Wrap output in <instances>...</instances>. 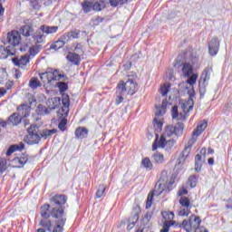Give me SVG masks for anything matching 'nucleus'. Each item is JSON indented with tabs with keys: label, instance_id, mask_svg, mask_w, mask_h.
Here are the masks:
<instances>
[{
	"label": "nucleus",
	"instance_id": "f257e3e1",
	"mask_svg": "<svg viewBox=\"0 0 232 232\" xmlns=\"http://www.w3.org/2000/svg\"><path fill=\"white\" fill-rule=\"evenodd\" d=\"M52 210L50 211V204H44L40 208V213L42 218H63L64 217V208H63V204H66L68 197L63 194H56L51 199Z\"/></svg>",
	"mask_w": 232,
	"mask_h": 232
},
{
	"label": "nucleus",
	"instance_id": "f03ea898",
	"mask_svg": "<svg viewBox=\"0 0 232 232\" xmlns=\"http://www.w3.org/2000/svg\"><path fill=\"white\" fill-rule=\"evenodd\" d=\"M59 26L41 25L33 35L34 45L29 48V55L35 57L43 50V44L46 43V35L57 34Z\"/></svg>",
	"mask_w": 232,
	"mask_h": 232
},
{
	"label": "nucleus",
	"instance_id": "7ed1b4c3",
	"mask_svg": "<svg viewBox=\"0 0 232 232\" xmlns=\"http://www.w3.org/2000/svg\"><path fill=\"white\" fill-rule=\"evenodd\" d=\"M171 184V182H162V178H160L156 183L152 194H149L147 198L146 209L151 208V204H153V197H159L160 195H162V193H169V191H171V188H169Z\"/></svg>",
	"mask_w": 232,
	"mask_h": 232
},
{
	"label": "nucleus",
	"instance_id": "20e7f679",
	"mask_svg": "<svg viewBox=\"0 0 232 232\" xmlns=\"http://www.w3.org/2000/svg\"><path fill=\"white\" fill-rule=\"evenodd\" d=\"M8 46L5 47L4 52L7 53V55H15V46H19L21 44V34L17 31H12L7 34Z\"/></svg>",
	"mask_w": 232,
	"mask_h": 232
},
{
	"label": "nucleus",
	"instance_id": "39448f33",
	"mask_svg": "<svg viewBox=\"0 0 232 232\" xmlns=\"http://www.w3.org/2000/svg\"><path fill=\"white\" fill-rule=\"evenodd\" d=\"M41 81L47 84H55L56 81H68L66 74H62L59 70H54L53 72H42L39 74Z\"/></svg>",
	"mask_w": 232,
	"mask_h": 232
},
{
	"label": "nucleus",
	"instance_id": "423d86ee",
	"mask_svg": "<svg viewBox=\"0 0 232 232\" xmlns=\"http://www.w3.org/2000/svg\"><path fill=\"white\" fill-rule=\"evenodd\" d=\"M27 135L24 138V142L29 146L39 144L41 142V135H39V127L35 124L30 125L27 129Z\"/></svg>",
	"mask_w": 232,
	"mask_h": 232
},
{
	"label": "nucleus",
	"instance_id": "0eeeda50",
	"mask_svg": "<svg viewBox=\"0 0 232 232\" xmlns=\"http://www.w3.org/2000/svg\"><path fill=\"white\" fill-rule=\"evenodd\" d=\"M201 223H202V220L200 219V217L191 215L188 220L187 219L183 220L181 224V227H183V229H185V231L187 232H191V231H195L198 227H200Z\"/></svg>",
	"mask_w": 232,
	"mask_h": 232
},
{
	"label": "nucleus",
	"instance_id": "6e6552de",
	"mask_svg": "<svg viewBox=\"0 0 232 232\" xmlns=\"http://www.w3.org/2000/svg\"><path fill=\"white\" fill-rule=\"evenodd\" d=\"M176 70H180L184 75V77H189L193 73V65L188 63H184V59L182 55H179L176 59V63L174 64Z\"/></svg>",
	"mask_w": 232,
	"mask_h": 232
},
{
	"label": "nucleus",
	"instance_id": "1a4fd4ad",
	"mask_svg": "<svg viewBox=\"0 0 232 232\" xmlns=\"http://www.w3.org/2000/svg\"><path fill=\"white\" fill-rule=\"evenodd\" d=\"M119 92H124L127 95H135L137 93V82L133 80H128L127 82L121 81L118 85Z\"/></svg>",
	"mask_w": 232,
	"mask_h": 232
},
{
	"label": "nucleus",
	"instance_id": "9d476101",
	"mask_svg": "<svg viewBox=\"0 0 232 232\" xmlns=\"http://www.w3.org/2000/svg\"><path fill=\"white\" fill-rule=\"evenodd\" d=\"M168 138H164L163 146L160 145V140H159V134L156 135V139L152 144V151H155L158 148H162L166 150V151H171L173 148H175V144L177 141L175 140L170 139L167 140Z\"/></svg>",
	"mask_w": 232,
	"mask_h": 232
},
{
	"label": "nucleus",
	"instance_id": "9b49d317",
	"mask_svg": "<svg viewBox=\"0 0 232 232\" xmlns=\"http://www.w3.org/2000/svg\"><path fill=\"white\" fill-rule=\"evenodd\" d=\"M207 128H208L207 121H203L200 123H198L197 129H195L193 130L192 137H191V139L188 140V146L185 148V150H189V148H191V146H193V144H195V142H197V137H198L199 135H202V132Z\"/></svg>",
	"mask_w": 232,
	"mask_h": 232
},
{
	"label": "nucleus",
	"instance_id": "f8f14e48",
	"mask_svg": "<svg viewBox=\"0 0 232 232\" xmlns=\"http://www.w3.org/2000/svg\"><path fill=\"white\" fill-rule=\"evenodd\" d=\"M188 95L189 99L181 106L184 113L183 117H185V119L186 117L189 116V113H191V111H193V105L195 104L193 102V97H195V90L193 88L190 91H188Z\"/></svg>",
	"mask_w": 232,
	"mask_h": 232
},
{
	"label": "nucleus",
	"instance_id": "ddd939ff",
	"mask_svg": "<svg viewBox=\"0 0 232 232\" xmlns=\"http://www.w3.org/2000/svg\"><path fill=\"white\" fill-rule=\"evenodd\" d=\"M179 204L181 206L179 209V217H188V215L191 213V210H189V198H188L187 197H182L179 199Z\"/></svg>",
	"mask_w": 232,
	"mask_h": 232
},
{
	"label": "nucleus",
	"instance_id": "4468645a",
	"mask_svg": "<svg viewBox=\"0 0 232 232\" xmlns=\"http://www.w3.org/2000/svg\"><path fill=\"white\" fill-rule=\"evenodd\" d=\"M218 50H220V40L215 36L208 42V53L215 57L218 53Z\"/></svg>",
	"mask_w": 232,
	"mask_h": 232
},
{
	"label": "nucleus",
	"instance_id": "2eb2a0df",
	"mask_svg": "<svg viewBox=\"0 0 232 232\" xmlns=\"http://www.w3.org/2000/svg\"><path fill=\"white\" fill-rule=\"evenodd\" d=\"M140 206L135 205L131 212L130 223H129L127 229H133V227H135V225L137 224V222L139 221V218L140 217Z\"/></svg>",
	"mask_w": 232,
	"mask_h": 232
},
{
	"label": "nucleus",
	"instance_id": "dca6fc26",
	"mask_svg": "<svg viewBox=\"0 0 232 232\" xmlns=\"http://www.w3.org/2000/svg\"><path fill=\"white\" fill-rule=\"evenodd\" d=\"M175 135V128L173 125H168L160 138V146H164V139L173 137Z\"/></svg>",
	"mask_w": 232,
	"mask_h": 232
},
{
	"label": "nucleus",
	"instance_id": "f3484780",
	"mask_svg": "<svg viewBox=\"0 0 232 232\" xmlns=\"http://www.w3.org/2000/svg\"><path fill=\"white\" fill-rule=\"evenodd\" d=\"M20 34L24 35V37H31L34 39V35L35 34V31L34 30V25L25 24L20 28Z\"/></svg>",
	"mask_w": 232,
	"mask_h": 232
},
{
	"label": "nucleus",
	"instance_id": "a211bd4d",
	"mask_svg": "<svg viewBox=\"0 0 232 232\" xmlns=\"http://www.w3.org/2000/svg\"><path fill=\"white\" fill-rule=\"evenodd\" d=\"M17 111L21 119H28V117H30V111H32V107L27 104H23L17 108Z\"/></svg>",
	"mask_w": 232,
	"mask_h": 232
},
{
	"label": "nucleus",
	"instance_id": "6ab92c4d",
	"mask_svg": "<svg viewBox=\"0 0 232 232\" xmlns=\"http://www.w3.org/2000/svg\"><path fill=\"white\" fill-rule=\"evenodd\" d=\"M7 121L9 126H19L23 121V118H21L19 113L14 112L7 118Z\"/></svg>",
	"mask_w": 232,
	"mask_h": 232
},
{
	"label": "nucleus",
	"instance_id": "aec40b11",
	"mask_svg": "<svg viewBox=\"0 0 232 232\" xmlns=\"http://www.w3.org/2000/svg\"><path fill=\"white\" fill-rule=\"evenodd\" d=\"M40 226L42 227H44V229H47V231L52 232V229H53V223L50 219V218H42L40 221Z\"/></svg>",
	"mask_w": 232,
	"mask_h": 232
},
{
	"label": "nucleus",
	"instance_id": "412c9836",
	"mask_svg": "<svg viewBox=\"0 0 232 232\" xmlns=\"http://www.w3.org/2000/svg\"><path fill=\"white\" fill-rule=\"evenodd\" d=\"M62 98L63 107L61 108V111H65V115H68V109L70 108V96H68V94H63Z\"/></svg>",
	"mask_w": 232,
	"mask_h": 232
},
{
	"label": "nucleus",
	"instance_id": "4be33fe9",
	"mask_svg": "<svg viewBox=\"0 0 232 232\" xmlns=\"http://www.w3.org/2000/svg\"><path fill=\"white\" fill-rule=\"evenodd\" d=\"M106 8V3L104 0H94L92 3V10L95 12H102Z\"/></svg>",
	"mask_w": 232,
	"mask_h": 232
},
{
	"label": "nucleus",
	"instance_id": "5701e85b",
	"mask_svg": "<svg viewBox=\"0 0 232 232\" xmlns=\"http://www.w3.org/2000/svg\"><path fill=\"white\" fill-rule=\"evenodd\" d=\"M56 226L53 227L52 232H63L64 228L63 227L66 224V216H63L60 219L56 222Z\"/></svg>",
	"mask_w": 232,
	"mask_h": 232
},
{
	"label": "nucleus",
	"instance_id": "b1692460",
	"mask_svg": "<svg viewBox=\"0 0 232 232\" xmlns=\"http://www.w3.org/2000/svg\"><path fill=\"white\" fill-rule=\"evenodd\" d=\"M66 59L67 61H69V63H72L76 66H79L81 57L77 54V53H69L68 55L66 56Z\"/></svg>",
	"mask_w": 232,
	"mask_h": 232
},
{
	"label": "nucleus",
	"instance_id": "393cba45",
	"mask_svg": "<svg viewBox=\"0 0 232 232\" xmlns=\"http://www.w3.org/2000/svg\"><path fill=\"white\" fill-rule=\"evenodd\" d=\"M76 139H85L88 137V129L84 127H79L75 130Z\"/></svg>",
	"mask_w": 232,
	"mask_h": 232
},
{
	"label": "nucleus",
	"instance_id": "a878e982",
	"mask_svg": "<svg viewBox=\"0 0 232 232\" xmlns=\"http://www.w3.org/2000/svg\"><path fill=\"white\" fill-rule=\"evenodd\" d=\"M93 3H95V0H85L82 4L84 14H88L89 12H92V8H93Z\"/></svg>",
	"mask_w": 232,
	"mask_h": 232
},
{
	"label": "nucleus",
	"instance_id": "bb28decb",
	"mask_svg": "<svg viewBox=\"0 0 232 232\" xmlns=\"http://www.w3.org/2000/svg\"><path fill=\"white\" fill-rule=\"evenodd\" d=\"M172 119H178L179 121H185L186 116H183L182 113L179 114V107L173 106L171 109Z\"/></svg>",
	"mask_w": 232,
	"mask_h": 232
},
{
	"label": "nucleus",
	"instance_id": "cd10ccee",
	"mask_svg": "<svg viewBox=\"0 0 232 232\" xmlns=\"http://www.w3.org/2000/svg\"><path fill=\"white\" fill-rule=\"evenodd\" d=\"M126 93L124 92L119 91V87H116V99H115V104L116 106H119L123 101H124V96Z\"/></svg>",
	"mask_w": 232,
	"mask_h": 232
},
{
	"label": "nucleus",
	"instance_id": "c85d7f7f",
	"mask_svg": "<svg viewBox=\"0 0 232 232\" xmlns=\"http://www.w3.org/2000/svg\"><path fill=\"white\" fill-rule=\"evenodd\" d=\"M151 160L156 164H162V162H164V154L156 152L151 156Z\"/></svg>",
	"mask_w": 232,
	"mask_h": 232
},
{
	"label": "nucleus",
	"instance_id": "c756f323",
	"mask_svg": "<svg viewBox=\"0 0 232 232\" xmlns=\"http://www.w3.org/2000/svg\"><path fill=\"white\" fill-rule=\"evenodd\" d=\"M174 128V135H182L184 133V123L178 122Z\"/></svg>",
	"mask_w": 232,
	"mask_h": 232
},
{
	"label": "nucleus",
	"instance_id": "7c9ffc66",
	"mask_svg": "<svg viewBox=\"0 0 232 232\" xmlns=\"http://www.w3.org/2000/svg\"><path fill=\"white\" fill-rule=\"evenodd\" d=\"M54 133H57V130L52 129V130H44L41 132V139H48V137H52V135H54Z\"/></svg>",
	"mask_w": 232,
	"mask_h": 232
},
{
	"label": "nucleus",
	"instance_id": "2f4dec72",
	"mask_svg": "<svg viewBox=\"0 0 232 232\" xmlns=\"http://www.w3.org/2000/svg\"><path fill=\"white\" fill-rule=\"evenodd\" d=\"M29 86L33 90H37V88H41L42 84L38 78L34 77L30 80Z\"/></svg>",
	"mask_w": 232,
	"mask_h": 232
},
{
	"label": "nucleus",
	"instance_id": "473e14b6",
	"mask_svg": "<svg viewBox=\"0 0 232 232\" xmlns=\"http://www.w3.org/2000/svg\"><path fill=\"white\" fill-rule=\"evenodd\" d=\"M14 164H19L18 168H23V166H24V164H26L28 162V158L27 157H17L14 158Z\"/></svg>",
	"mask_w": 232,
	"mask_h": 232
},
{
	"label": "nucleus",
	"instance_id": "72a5a7b5",
	"mask_svg": "<svg viewBox=\"0 0 232 232\" xmlns=\"http://www.w3.org/2000/svg\"><path fill=\"white\" fill-rule=\"evenodd\" d=\"M141 164L148 171H151V169H153V163H151V160H150V158H144Z\"/></svg>",
	"mask_w": 232,
	"mask_h": 232
},
{
	"label": "nucleus",
	"instance_id": "f704fd0d",
	"mask_svg": "<svg viewBox=\"0 0 232 232\" xmlns=\"http://www.w3.org/2000/svg\"><path fill=\"white\" fill-rule=\"evenodd\" d=\"M36 113L37 115H48V113H50V111H48L46 106L39 104L36 108Z\"/></svg>",
	"mask_w": 232,
	"mask_h": 232
},
{
	"label": "nucleus",
	"instance_id": "c9c22d12",
	"mask_svg": "<svg viewBox=\"0 0 232 232\" xmlns=\"http://www.w3.org/2000/svg\"><path fill=\"white\" fill-rule=\"evenodd\" d=\"M105 191L106 186L104 184L99 185L95 195L96 198H102V196L104 195Z\"/></svg>",
	"mask_w": 232,
	"mask_h": 232
},
{
	"label": "nucleus",
	"instance_id": "e433bc0d",
	"mask_svg": "<svg viewBox=\"0 0 232 232\" xmlns=\"http://www.w3.org/2000/svg\"><path fill=\"white\" fill-rule=\"evenodd\" d=\"M64 47V43L62 42L61 38L58 39L54 44L50 46V50H61Z\"/></svg>",
	"mask_w": 232,
	"mask_h": 232
},
{
	"label": "nucleus",
	"instance_id": "4c0bfd02",
	"mask_svg": "<svg viewBox=\"0 0 232 232\" xmlns=\"http://www.w3.org/2000/svg\"><path fill=\"white\" fill-rule=\"evenodd\" d=\"M151 217H152L151 212H147L141 219V224L143 226H148L151 221Z\"/></svg>",
	"mask_w": 232,
	"mask_h": 232
},
{
	"label": "nucleus",
	"instance_id": "58836bf2",
	"mask_svg": "<svg viewBox=\"0 0 232 232\" xmlns=\"http://www.w3.org/2000/svg\"><path fill=\"white\" fill-rule=\"evenodd\" d=\"M50 102H53V106L51 107V110H57L59 106L61 105V98L54 97L50 99Z\"/></svg>",
	"mask_w": 232,
	"mask_h": 232
},
{
	"label": "nucleus",
	"instance_id": "ea45409f",
	"mask_svg": "<svg viewBox=\"0 0 232 232\" xmlns=\"http://www.w3.org/2000/svg\"><path fill=\"white\" fill-rule=\"evenodd\" d=\"M171 85L169 83L164 84L160 88V93L162 95V97H166L168 95V92H169V88Z\"/></svg>",
	"mask_w": 232,
	"mask_h": 232
},
{
	"label": "nucleus",
	"instance_id": "a19ab883",
	"mask_svg": "<svg viewBox=\"0 0 232 232\" xmlns=\"http://www.w3.org/2000/svg\"><path fill=\"white\" fill-rule=\"evenodd\" d=\"M164 113H166V108L160 105L156 106V111H155L156 117H162Z\"/></svg>",
	"mask_w": 232,
	"mask_h": 232
},
{
	"label": "nucleus",
	"instance_id": "79ce46f5",
	"mask_svg": "<svg viewBox=\"0 0 232 232\" xmlns=\"http://www.w3.org/2000/svg\"><path fill=\"white\" fill-rule=\"evenodd\" d=\"M30 63V54L23 55L20 59V67L26 66Z\"/></svg>",
	"mask_w": 232,
	"mask_h": 232
},
{
	"label": "nucleus",
	"instance_id": "37998d69",
	"mask_svg": "<svg viewBox=\"0 0 232 232\" xmlns=\"http://www.w3.org/2000/svg\"><path fill=\"white\" fill-rule=\"evenodd\" d=\"M56 86L59 88L61 93L66 92V90H68V83L64 82H58L56 83Z\"/></svg>",
	"mask_w": 232,
	"mask_h": 232
},
{
	"label": "nucleus",
	"instance_id": "c03bdc74",
	"mask_svg": "<svg viewBox=\"0 0 232 232\" xmlns=\"http://www.w3.org/2000/svg\"><path fill=\"white\" fill-rule=\"evenodd\" d=\"M197 79H198V74H192L188 78L187 82L189 86H193V84H196Z\"/></svg>",
	"mask_w": 232,
	"mask_h": 232
},
{
	"label": "nucleus",
	"instance_id": "a18cd8bd",
	"mask_svg": "<svg viewBox=\"0 0 232 232\" xmlns=\"http://www.w3.org/2000/svg\"><path fill=\"white\" fill-rule=\"evenodd\" d=\"M127 0H109V3L112 8H116L119 5H124Z\"/></svg>",
	"mask_w": 232,
	"mask_h": 232
},
{
	"label": "nucleus",
	"instance_id": "49530a36",
	"mask_svg": "<svg viewBox=\"0 0 232 232\" xmlns=\"http://www.w3.org/2000/svg\"><path fill=\"white\" fill-rule=\"evenodd\" d=\"M66 124H68V120L66 118H63L61 120V121L58 124V128L61 131H65L66 130Z\"/></svg>",
	"mask_w": 232,
	"mask_h": 232
},
{
	"label": "nucleus",
	"instance_id": "de8ad7c7",
	"mask_svg": "<svg viewBox=\"0 0 232 232\" xmlns=\"http://www.w3.org/2000/svg\"><path fill=\"white\" fill-rule=\"evenodd\" d=\"M188 184H189L190 188H196L197 187V176L192 175L188 178Z\"/></svg>",
	"mask_w": 232,
	"mask_h": 232
},
{
	"label": "nucleus",
	"instance_id": "09e8293b",
	"mask_svg": "<svg viewBox=\"0 0 232 232\" xmlns=\"http://www.w3.org/2000/svg\"><path fill=\"white\" fill-rule=\"evenodd\" d=\"M6 171V159L0 158V172L5 173Z\"/></svg>",
	"mask_w": 232,
	"mask_h": 232
},
{
	"label": "nucleus",
	"instance_id": "8fccbe9b",
	"mask_svg": "<svg viewBox=\"0 0 232 232\" xmlns=\"http://www.w3.org/2000/svg\"><path fill=\"white\" fill-rule=\"evenodd\" d=\"M60 40H62L63 44H67V43H70V41H72V39L70 38V34H68V33H65L64 34L60 36Z\"/></svg>",
	"mask_w": 232,
	"mask_h": 232
},
{
	"label": "nucleus",
	"instance_id": "3c124183",
	"mask_svg": "<svg viewBox=\"0 0 232 232\" xmlns=\"http://www.w3.org/2000/svg\"><path fill=\"white\" fill-rule=\"evenodd\" d=\"M102 21H104V18H102L101 16H94L93 18H92V24H95L96 26L101 24V23H102Z\"/></svg>",
	"mask_w": 232,
	"mask_h": 232
},
{
	"label": "nucleus",
	"instance_id": "603ef678",
	"mask_svg": "<svg viewBox=\"0 0 232 232\" xmlns=\"http://www.w3.org/2000/svg\"><path fill=\"white\" fill-rule=\"evenodd\" d=\"M162 217L164 218H168V220H173V218H175V214L171 211L169 212H163L162 213Z\"/></svg>",
	"mask_w": 232,
	"mask_h": 232
},
{
	"label": "nucleus",
	"instance_id": "864d4df0",
	"mask_svg": "<svg viewBox=\"0 0 232 232\" xmlns=\"http://www.w3.org/2000/svg\"><path fill=\"white\" fill-rule=\"evenodd\" d=\"M67 34H69V37H70L71 41L72 39H78L79 38V32H77V31H71Z\"/></svg>",
	"mask_w": 232,
	"mask_h": 232
},
{
	"label": "nucleus",
	"instance_id": "5fc2aeb1",
	"mask_svg": "<svg viewBox=\"0 0 232 232\" xmlns=\"http://www.w3.org/2000/svg\"><path fill=\"white\" fill-rule=\"evenodd\" d=\"M14 151H17V146H14L12 145L6 151V156L10 157V155H12V153H14Z\"/></svg>",
	"mask_w": 232,
	"mask_h": 232
},
{
	"label": "nucleus",
	"instance_id": "6e6d98bb",
	"mask_svg": "<svg viewBox=\"0 0 232 232\" xmlns=\"http://www.w3.org/2000/svg\"><path fill=\"white\" fill-rule=\"evenodd\" d=\"M154 126H157L158 130H162L163 123L158 118H154Z\"/></svg>",
	"mask_w": 232,
	"mask_h": 232
},
{
	"label": "nucleus",
	"instance_id": "4d7b16f0",
	"mask_svg": "<svg viewBox=\"0 0 232 232\" xmlns=\"http://www.w3.org/2000/svg\"><path fill=\"white\" fill-rule=\"evenodd\" d=\"M203 82H206L207 81H209V72L208 70H204L202 73Z\"/></svg>",
	"mask_w": 232,
	"mask_h": 232
},
{
	"label": "nucleus",
	"instance_id": "13d9d810",
	"mask_svg": "<svg viewBox=\"0 0 232 232\" xmlns=\"http://www.w3.org/2000/svg\"><path fill=\"white\" fill-rule=\"evenodd\" d=\"M74 50L76 51V53L82 54V45H81V44H77V45L75 46Z\"/></svg>",
	"mask_w": 232,
	"mask_h": 232
},
{
	"label": "nucleus",
	"instance_id": "bf43d9fd",
	"mask_svg": "<svg viewBox=\"0 0 232 232\" xmlns=\"http://www.w3.org/2000/svg\"><path fill=\"white\" fill-rule=\"evenodd\" d=\"M160 232H169V223H163V228Z\"/></svg>",
	"mask_w": 232,
	"mask_h": 232
},
{
	"label": "nucleus",
	"instance_id": "052dcab7",
	"mask_svg": "<svg viewBox=\"0 0 232 232\" xmlns=\"http://www.w3.org/2000/svg\"><path fill=\"white\" fill-rule=\"evenodd\" d=\"M196 171H200L202 169V161H195Z\"/></svg>",
	"mask_w": 232,
	"mask_h": 232
},
{
	"label": "nucleus",
	"instance_id": "680f3d73",
	"mask_svg": "<svg viewBox=\"0 0 232 232\" xmlns=\"http://www.w3.org/2000/svg\"><path fill=\"white\" fill-rule=\"evenodd\" d=\"M14 146H16V151H23V150H24V143L23 142H20L19 144Z\"/></svg>",
	"mask_w": 232,
	"mask_h": 232
},
{
	"label": "nucleus",
	"instance_id": "e2e57ef3",
	"mask_svg": "<svg viewBox=\"0 0 232 232\" xmlns=\"http://www.w3.org/2000/svg\"><path fill=\"white\" fill-rule=\"evenodd\" d=\"M0 126H1L2 128H6L7 126H10V125L8 124V120H7V121H4L3 119H0Z\"/></svg>",
	"mask_w": 232,
	"mask_h": 232
},
{
	"label": "nucleus",
	"instance_id": "0e129e2a",
	"mask_svg": "<svg viewBox=\"0 0 232 232\" xmlns=\"http://www.w3.org/2000/svg\"><path fill=\"white\" fill-rule=\"evenodd\" d=\"M12 62L14 63V66H19V68H21V62H20V59H18V58H13V59H12Z\"/></svg>",
	"mask_w": 232,
	"mask_h": 232
},
{
	"label": "nucleus",
	"instance_id": "69168bd1",
	"mask_svg": "<svg viewBox=\"0 0 232 232\" xmlns=\"http://www.w3.org/2000/svg\"><path fill=\"white\" fill-rule=\"evenodd\" d=\"M24 128H26V126H30V120H28V118H22V121Z\"/></svg>",
	"mask_w": 232,
	"mask_h": 232
},
{
	"label": "nucleus",
	"instance_id": "338daca9",
	"mask_svg": "<svg viewBox=\"0 0 232 232\" xmlns=\"http://www.w3.org/2000/svg\"><path fill=\"white\" fill-rule=\"evenodd\" d=\"M194 232H209V230L204 227H198Z\"/></svg>",
	"mask_w": 232,
	"mask_h": 232
},
{
	"label": "nucleus",
	"instance_id": "774afa93",
	"mask_svg": "<svg viewBox=\"0 0 232 232\" xmlns=\"http://www.w3.org/2000/svg\"><path fill=\"white\" fill-rule=\"evenodd\" d=\"M13 86H14V82H8L5 83L6 90H12Z\"/></svg>",
	"mask_w": 232,
	"mask_h": 232
}]
</instances>
